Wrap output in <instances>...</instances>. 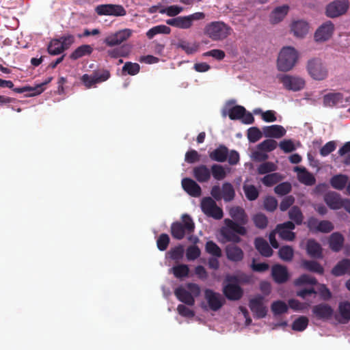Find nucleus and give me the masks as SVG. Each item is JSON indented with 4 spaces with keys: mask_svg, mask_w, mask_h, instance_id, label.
Listing matches in <instances>:
<instances>
[{
    "mask_svg": "<svg viewBox=\"0 0 350 350\" xmlns=\"http://www.w3.org/2000/svg\"><path fill=\"white\" fill-rule=\"evenodd\" d=\"M183 189L192 197H199L202 193L200 186L193 179L185 178L181 181Z\"/></svg>",
    "mask_w": 350,
    "mask_h": 350,
    "instance_id": "nucleus-19",
    "label": "nucleus"
},
{
    "mask_svg": "<svg viewBox=\"0 0 350 350\" xmlns=\"http://www.w3.org/2000/svg\"><path fill=\"white\" fill-rule=\"evenodd\" d=\"M171 32V29L165 25H159L154 26L152 28H150L147 32H146V36L148 39H152L154 36L159 34V33H163V34H170Z\"/></svg>",
    "mask_w": 350,
    "mask_h": 350,
    "instance_id": "nucleus-38",
    "label": "nucleus"
},
{
    "mask_svg": "<svg viewBox=\"0 0 350 350\" xmlns=\"http://www.w3.org/2000/svg\"><path fill=\"white\" fill-rule=\"evenodd\" d=\"M289 10V6L283 5L275 8L270 14L269 21L271 24H277L281 22L286 16Z\"/></svg>",
    "mask_w": 350,
    "mask_h": 350,
    "instance_id": "nucleus-25",
    "label": "nucleus"
},
{
    "mask_svg": "<svg viewBox=\"0 0 350 350\" xmlns=\"http://www.w3.org/2000/svg\"><path fill=\"white\" fill-rule=\"evenodd\" d=\"M200 206L202 212L208 217L215 219H221L224 216L221 208L219 207L211 197L204 198L201 201Z\"/></svg>",
    "mask_w": 350,
    "mask_h": 350,
    "instance_id": "nucleus-5",
    "label": "nucleus"
},
{
    "mask_svg": "<svg viewBox=\"0 0 350 350\" xmlns=\"http://www.w3.org/2000/svg\"><path fill=\"white\" fill-rule=\"evenodd\" d=\"M170 242L168 234L163 233L159 235L157 240V246L160 251H165Z\"/></svg>",
    "mask_w": 350,
    "mask_h": 350,
    "instance_id": "nucleus-59",
    "label": "nucleus"
},
{
    "mask_svg": "<svg viewBox=\"0 0 350 350\" xmlns=\"http://www.w3.org/2000/svg\"><path fill=\"white\" fill-rule=\"evenodd\" d=\"M252 221L257 228L265 229L268 225V219L267 216L261 213L254 215Z\"/></svg>",
    "mask_w": 350,
    "mask_h": 350,
    "instance_id": "nucleus-46",
    "label": "nucleus"
},
{
    "mask_svg": "<svg viewBox=\"0 0 350 350\" xmlns=\"http://www.w3.org/2000/svg\"><path fill=\"white\" fill-rule=\"evenodd\" d=\"M334 229V224L329 220H321L318 226V232L329 233Z\"/></svg>",
    "mask_w": 350,
    "mask_h": 350,
    "instance_id": "nucleus-64",
    "label": "nucleus"
},
{
    "mask_svg": "<svg viewBox=\"0 0 350 350\" xmlns=\"http://www.w3.org/2000/svg\"><path fill=\"white\" fill-rule=\"evenodd\" d=\"M193 176L199 183H207L211 176V170L202 164L193 167Z\"/></svg>",
    "mask_w": 350,
    "mask_h": 350,
    "instance_id": "nucleus-21",
    "label": "nucleus"
},
{
    "mask_svg": "<svg viewBox=\"0 0 350 350\" xmlns=\"http://www.w3.org/2000/svg\"><path fill=\"white\" fill-rule=\"evenodd\" d=\"M293 249L288 245L282 246L278 251L279 257L284 261H291L293 258Z\"/></svg>",
    "mask_w": 350,
    "mask_h": 350,
    "instance_id": "nucleus-49",
    "label": "nucleus"
},
{
    "mask_svg": "<svg viewBox=\"0 0 350 350\" xmlns=\"http://www.w3.org/2000/svg\"><path fill=\"white\" fill-rule=\"evenodd\" d=\"M243 189L247 200L253 201L258 198L259 192L254 185H244Z\"/></svg>",
    "mask_w": 350,
    "mask_h": 350,
    "instance_id": "nucleus-50",
    "label": "nucleus"
},
{
    "mask_svg": "<svg viewBox=\"0 0 350 350\" xmlns=\"http://www.w3.org/2000/svg\"><path fill=\"white\" fill-rule=\"evenodd\" d=\"M323 103L325 107H345L350 103V97L344 98L340 92H332L325 94L323 97Z\"/></svg>",
    "mask_w": 350,
    "mask_h": 350,
    "instance_id": "nucleus-10",
    "label": "nucleus"
},
{
    "mask_svg": "<svg viewBox=\"0 0 350 350\" xmlns=\"http://www.w3.org/2000/svg\"><path fill=\"white\" fill-rule=\"evenodd\" d=\"M232 29L223 21H212L204 28V33L213 41H222L230 36Z\"/></svg>",
    "mask_w": 350,
    "mask_h": 350,
    "instance_id": "nucleus-2",
    "label": "nucleus"
},
{
    "mask_svg": "<svg viewBox=\"0 0 350 350\" xmlns=\"http://www.w3.org/2000/svg\"><path fill=\"white\" fill-rule=\"evenodd\" d=\"M245 113V109L243 106L236 105L228 111V116L230 120H240Z\"/></svg>",
    "mask_w": 350,
    "mask_h": 350,
    "instance_id": "nucleus-47",
    "label": "nucleus"
},
{
    "mask_svg": "<svg viewBox=\"0 0 350 350\" xmlns=\"http://www.w3.org/2000/svg\"><path fill=\"white\" fill-rule=\"evenodd\" d=\"M307 70L310 77L314 80L321 81L327 77V69L320 59L314 58L309 60Z\"/></svg>",
    "mask_w": 350,
    "mask_h": 350,
    "instance_id": "nucleus-6",
    "label": "nucleus"
},
{
    "mask_svg": "<svg viewBox=\"0 0 350 350\" xmlns=\"http://www.w3.org/2000/svg\"><path fill=\"white\" fill-rule=\"evenodd\" d=\"M211 174L217 180H221L224 179L227 175L224 167L219 164H213L211 166Z\"/></svg>",
    "mask_w": 350,
    "mask_h": 350,
    "instance_id": "nucleus-45",
    "label": "nucleus"
},
{
    "mask_svg": "<svg viewBox=\"0 0 350 350\" xmlns=\"http://www.w3.org/2000/svg\"><path fill=\"white\" fill-rule=\"evenodd\" d=\"M132 33L133 31L130 29L120 30L106 37L104 42L108 46L119 45L123 42L127 40L131 36Z\"/></svg>",
    "mask_w": 350,
    "mask_h": 350,
    "instance_id": "nucleus-13",
    "label": "nucleus"
},
{
    "mask_svg": "<svg viewBox=\"0 0 350 350\" xmlns=\"http://www.w3.org/2000/svg\"><path fill=\"white\" fill-rule=\"evenodd\" d=\"M344 237L338 232H333L329 238V246L334 252H339L344 244Z\"/></svg>",
    "mask_w": 350,
    "mask_h": 350,
    "instance_id": "nucleus-32",
    "label": "nucleus"
},
{
    "mask_svg": "<svg viewBox=\"0 0 350 350\" xmlns=\"http://www.w3.org/2000/svg\"><path fill=\"white\" fill-rule=\"evenodd\" d=\"M263 134L266 137L280 138L285 135V129L278 124L265 126L262 128Z\"/></svg>",
    "mask_w": 350,
    "mask_h": 350,
    "instance_id": "nucleus-23",
    "label": "nucleus"
},
{
    "mask_svg": "<svg viewBox=\"0 0 350 350\" xmlns=\"http://www.w3.org/2000/svg\"><path fill=\"white\" fill-rule=\"evenodd\" d=\"M168 25H171L179 29H189L191 27V21L188 16H177L166 21Z\"/></svg>",
    "mask_w": 350,
    "mask_h": 350,
    "instance_id": "nucleus-31",
    "label": "nucleus"
},
{
    "mask_svg": "<svg viewBox=\"0 0 350 350\" xmlns=\"http://www.w3.org/2000/svg\"><path fill=\"white\" fill-rule=\"evenodd\" d=\"M308 322V319L306 317H299L293 321L292 324V329L295 331L302 332L307 327Z\"/></svg>",
    "mask_w": 350,
    "mask_h": 350,
    "instance_id": "nucleus-48",
    "label": "nucleus"
},
{
    "mask_svg": "<svg viewBox=\"0 0 350 350\" xmlns=\"http://www.w3.org/2000/svg\"><path fill=\"white\" fill-rule=\"evenodd\" d=\"M297 59L298 53L293 47H283L278 57L277 68L280 71H289L295 66Z\"/></svg>",
    "mask_w": 350,
    "mask_h": 350,
    "instance_id": "nucleus-4",
    "label": "nucleus"
},
{
    "mask_svg": "<svg viewBox=\"0 0 350 350\" xmlns=\"http://www.w3.org/2000/svg\"><path fill=\"white\" fill-rule=\"evenodd\" d=\"M349 0H334L327 5L325 14L329 18H336L345 14L349 10Z\"/></svg>",
    "mask_w": 350,
    "mask_h": 350,
    "instance_id": "nucleus-7",
    "label": "nucleus"
},
{
    "mask_svg": "<svg viewBox=\"0 0 350 350\" xmlns=\"http://www.w3.org/2000/svg\"><path fill=\"white\" fill-rule=\"evenodd\" d=\"M278 143L276 141L269 139L264 140L258 145V148L261 151L271 152L276 148Z\"/></svg>",
    "mask_w": 350,
    "mask_h": 350,
    "instance_id": "nucleus-56",
    "label": "nucleus"
},
{
    "mask_svg": "<svg viewBox=\"0 0 350 350\" xmlns=\"http://www.w3.org/2000/svg\"><path fill=\"white\" fill-rule=\"evenodd\" d=\"M95 11L99 16H124L126 14L124 8L118 4L99 5L96 7Z\"/></svg>",
    "mask_w": 350,
    "mask_h": 350,
    "instance_id": "nucleus-9",
    "label": "nucleus"
},
{
    "mask_svg": "<svg viewBox=\"0 0 350 350\" xmlns=\"http://www.w3.org/2000/svg\"><path fill=\"white\" fill-rule=\"evenodd\" d=\"M254 245L258 252L265 257H270L273 255V250L267 241L261 237H257L254 240Z\"/></svg>",
    "mask_w": 350,
    "mask_h": 350,
    "instance_id": "nucleus-30",
    "label": "nucleus"
},
{
    "mask_svg": "<svg viewBox=\"0 0 350 350\" xmlns=\"http://www.w3.org/2000/svg\"><path fill=\"white\" fill-rule=\"evenodd\" d=\"M222 198L225 202L232 201L235 196V191L233 186L230 183H224L221 187Z\"/></svg>",
    "mask_w": 350,
    "mask_h": 350,
    "instance_id": "nucleus-39",
    "label": "nucleus"
},
{
    "mask_svg": "<svg viewBox=\"0 0 350 350\" xmlns=\"http://www.w3.org/2000/svg\"><path fill=\"white\" fill-rule=\"evenodd\" d=\"M291 28L295 36L302 38L306 35L308 31V24L304 21L299 20L294 21Z\"/></svg>",
    "mask_w": 350,
    "mask_h": 350,
    "instance_id": "nucleus-33",
    "label": "nucleus"
},
{
    "mask_svg": "<svg viewBox=\"0 0 350 350\" xmlns=\"http://www.w3.org/2000/svg\"><path fill=\"white\" fill-rule=\"evenodd\" d=\"M204 297L210 309L213 311L219 310L225 302L224 299L219 293H216L211 289L204 291Z\"/></svg>",
    "mask_w": 350,
    "mask_h": 350,
    "instance_id": "nucleus-14",
    "label": "nucleus"
},
{
    "mask_svg": "<svg viewBox=\"0 0 350 350\" xmlns=\"http://www.w3.org/2000/svg\"><path fill=\"white\" fill-rule=\"evenodd\" d=\"M169 257L174 260H179L183 258L184 255V247L181 245H178L170 249L167 252Z\"/></svg>",
    "mask_w": 350,
    "mask_h": 350,
    "instance_id": "nucleus-53",
    "label": "nucleus"
},
{
    "mask_svg": "<svg viewBox=\"0 0 350 350\" xmlns=\"http://www.w3.org/2000/svg\"><path fill=\"white\" fill-rule=\"evenodd\" d=\"M312 312L317 319L327 321L332 317L334 310L327 304L321 303L314 306L312 308Z\"/></svg>",
    "mask_w": 350,
    "mask_h": 350,
    "instance_id": "nucleus-17",
    "label": "nucleus"
},
{
    "mask_svg": "<svg viewBox=\"0 0 350 350\" xmlns=\"http://www.w3.org/2000/svg\"><path fill=\"white\" fill-rule=\"evenodd\" d=\"M201 251L196 245H190L186 250V257L188 260H194L200 257Z\"/></svg>",
    "mask_w": 350,
    "mask_h": 350,
    "instance_id": "nucleus-60",
    "label": "nucleus"
},
{
    "mask_svg": "<svg viewBox=\"0 0 350 350\" xmlns=\"http://www.w3.org/2000/svg\"><path fill=\"white\" fill-rule=\"evenodd\" d=\"M139 70L140 66L137 63L127 62L124 64L122 70L123 73H127L130 75H135L139 72Z\"/></svg>",
    "mask_w": 350,
    "mask_h": 350,
    "instance_id": "nucleus-54",
    "label": "nucleus"
},
{
    "mask_svg": "<svg viewBox=\"0 0 350 350\" xmlns=\"http://www.w3.org/2000/svg\"><path fill=\"white\" fill-rule=\"evenodd\" d=\"M302 267L311 272H314L320 275L324 273V269L321 264L314 260H304L302 262Z\"/></svg>",
    "mask_w": 350,
    "mask_h": 350,
    "instance_id": "nucleus-37",
    "label": "nucleus"
},
{
    "mask_svg": "<svg viewBox=\"0 0 350 350\" xmlns=\"http://www.w3.org/2000/svg\"><path fill=\"white\" fill-rule=\"evenodd\" d=\"M228 155V148L224 145H219L214 150L208 152V156L211 160L220 163L226 161Z\"/></svg>",
    "mask_w": 350,
    "mask_h": 350,
    "instance_id": "nucleus-29",
    "label": "nucleus"
},
{
    "mask_svg": "<svg viewBox=\"0 0 350 350\" xmlns=\"http://www.w3.org/2000/svg\"><path fill=\"white\" fill-rule=\"evenodd\" d=\"M52 78L50 77L44 83L38 85L36 87L32 88L30 86H23L19 88L14 89V92L18 94H23L28 92L27 96H33L41 94L44 91L43 86L51 81Z\"/></svg>",
    "mask_w": 350,
    "mask_h": 350,
    "instance_id": "nucleus-26",
    "label": "nucleus"
},
{
    "mask_svg": "<svg viewBox=\"0 0 350 350\" xmlns=\"http://www.w3.org/2000/svg\"><path fill=\"white\" fill-rule=\"evenodd\" d=\"M237 243L226 246L225 252L227 258L232 262H240L243 259L244 253L241 247L235 245Z\"/></svg>",
    "mask_w": 350,
    "mask_h": 350,
    "instance_id": "nucleus-18",
    "label": "nucleus"
},
{
    "mask_svg": "<svg viewBox=\"0 0 350 350\" xmlns=\"http://www.w3.org/2000/svg\"><path fill=\"white\" fill-rule=\"evenodd\" d=\"M205 250L208 254L220 258L222 256L221 248L213 241H208L205 245Z\"/></svg>",
    "mask_w": 350,
    "mask_h": 350,
    "instance_id": "nucleus-44",
    "label": "nucleus"
},
{
    "mask_svg": "<svg viewBox=\"0 0 350 350\" xmlns=\"http://www.w3.org/2000/svg\"><path fill=\"white\" fill-rule=\"evenodd\" d=\"M283 176L279 173L275 172L265 175L262 178V183L267 187H271L273 185L279 183Z\"/></svg>",
    "mask_w": 350,
    "mask_h": 350,
    "instance_id": "nucleus-43",
    "label": "nucleus"
},
{
    "mask_svg": "<svg viewBox=\"0 0 350 350\" xmlns=\"http://www.w3.org/2000/svg\"><path fill=\"white\" fill-rule=\"evenodd\" d=\"M347 181L348 177L346 175L338 174L330 179V185L336 189L342 190L345 187Z\"/></svg>",
    "mask_w": 350,
    "mask_h": 350,
    "instance_id": "nucleus-36",
    "label": "nucleus"
},
{
    "mask_svg": "<svg viewBox=\"0 0 350 350\" xmlns=\"http://www.w3.org/2000/svg\"><path fill=\"white\" fill-rule=\"evenodd\" d=\"M279 81L288 90L299 91L304 88L305 81L303 79L289 75H278Z\"/></svg>",
    "mask_w": 350,
    "mask_h": 350,
    "instance_id": "nucleus-11",
    "label": "nucleus"
},
{
    "mask_svg": "<svg viewBox=\"0 0 350 350\" xmlns=\"http://www.w3.org/2000/svg\"><path fill=\"white\" fill-rule=\"evenodd\" d=\"M324 200L331 209L336 210L342 207V202L343 200L336 192L332 191L325 194Z\"/></svg>",
    "mask_w": 350,
    "mask_h": 350,
    "instance_id": "nucleus-28",
    "label": "nucleus"
},
{
    "mask_svg": "<svg viewBox=\"0 0 350 350\" xmlns=\"http://www.w3.org/2000/svg\"><path fill=\"white\" fill-rule=\"evenodd\" d=\"M295 171L297 172L298 179L301 183L308 186H312L315 184L316 179L314 176L305 167H295Z\"/></svg>",
    "mask_w": 350,
    "mask_h": 350,
    "instance_id": "nucleus-24",
    "label": "nucleus"
},
{
    "mask_svg": "<svg viewBox=\"0 0 350 350\" xmlns=\"http://www.w3.org/2000/svg\"><path fill=\"white\" fill-rule=\"evenodd\" d=\"M111 74L108 70L103 69L94 71L92 75L84 74L81 77V81L87 88H91L96 83L106 81L110 78Z\"/></svg>",
    "mask_w": 350,
    "mask_h": 350,
    "instance_id": "nucleus-8",
    "label": "nucleus"
},
{
    "mask_svg": "<svg viewBox=\"0 0 350 350\" xmlns=\"http://www.w3.org/2000/svg\"><path fill=\"white\" fill-rule=\"evenodd\" d=\"M228 282H235V283H245L248 284L252 281V277L245 273H241L237 275L230 276L226 278Z\"/></svg>",
    "mask_w": 350,
    "mask_h": 350,
    "instance_id": "nucleus-57",
    "label": "nucleus"
},
{
    "mask_svg": "<svg viewBox=\"0 0 350 350\" xmlns=\"http://www.w3.org/2000/svg\"><path fill=\"white\" fill-rule=\"evenodd\" d=\"M181 219V221H175L170 227L172 237L177 240H182L186 234H192L195 230V224L189 215H183Z\"/></svg>",
    "mask_w": 350,
    "mask_h": 350,
    "instance_id": "nucleus-3",
    "label": "nucleus"
},
{
    "mask_svg": "<svg viewBox=\"0 0 350 350\" xmlns=\"http://www.w3.org/2000/svg\"><path fill=\"white\" fill-rule=\"evenodd\" d=\"M93 51L92 47L89 44H83L77 47L70 55L73 60L78 59L85 55H90Z\"/></svg>",
    "mask_w": 350,
    "mask_h": 350,
    "instance_id": "nucleus-35",
    "label": "nucleus"
},
{
    "mask_svg": "<svg viewBox=\"0 0 350 350\" xmlns=\"http://www.w3.org/2000/svg\"><path fill=\"white\" fill-rule=\"evenodd\" d=\"M306 250L308 254L313 258H322L321 245L314 239H309L307 242Z\"/></svg>",
    "mask_w": 350,
    "mask_h": 350,
    "instance_id": "nucleus-34",
    "label": "nucleus"
},
{
    "mask_svg": "<svg viewBox=\"0 0 350 350\" xmlns=\"http://www.w3.org/2000/svg\"><path fill=\"white\" fill-rule=\"evenodd\" d=\"M229 215L232 218L225 219L224 224L220 229V234L224 239V242L240 243L241 236L247 234V229L243 226L248 221V217L244 209L240 206L232 207L229 211Z\"/></svg>",
    "mask_w": 350,
    "mask_h": 350,
    "instance_id": "nucleus-1",
    "label": "nucleus"
},
{
    "mask_svg": "<svg viewBox=\"0 0 350 350\" xmlns=\"http://www.w3.org/2000/svg\"><path fill=\"white\" fill-rule=\"evenodd\" d=\"M271 309L273 314L277 316L286 313L288 311V306L284 301L278 300L272 303Z\"/></svg>",
    "mask_w": 350,
    "mask_h": 350,
    "instance_id": "nucleus-42",
    "label": "nucleus"
},
{
    "mask_svg": "<svg viewBox=\"0 0 350 350\" xmlns=\"http://www.w3.org/2000/svg\"><path fill=\"white\" fill-rule=\"evenodd\" d=\"M172 269L174 276L177 278L187 277L189 272L188 265L184 264L174 266Z\"/></svg>",
    "mask_w": 350,
    "mask_h": 350,
    "instance_id": "nucleus-55",
    "label": "nucleus"
},
{
    "mask_svg": "<svg viewBox=\"0 0 350 350\" xmlns=\"http://www.w3.org/2000/svg\"><path fill=\"white\" fill-rule=\"evenodd\" d=\"M48 52L52 55H57L64 51L61 40L53 39L47 48Z\"/></svg>",
    "mask_w": 350,
    "mask_h": 350,
    "instance_id": "nucleus-41",
    "label": "nucleus"
},
{
    "mask_svg": "<svg viewBox=\"0 0 350 350\" xmlns=\"http://www.w3.org/2000/svg\"><path fill=\"white\" fill-rule=\"evenodd\" d=\"M277 166L272 162H265L261 163L258 167L259 174H265L275 171Z\"/></svg>",
    "mask_w": 350,
    "mask_h": 350,
    "instance_id": "nucleus-61",
    "label": "nucleus"
},
{
    "mask_svg": "<svg viewBox=\"0 0 350 350\" xmlns=\"http://www.w3.org/2000/svg\"><path fill=\"white\" fill-rule=\"evenodd\" d=\"M331 273L336 277H340L345 274L350 275V259L343 258L338 261L332 268Z\"/></svg>",
    "mask_w": 350,
    "mask_h": 350,
    "instance_id": "nucleus-22",
    "label": "nucleus"
},
{
    "mask_svg": "<svg viewBox=\"0 0 350 350\" xmlns=\"http://www.w3.org/2000/svg\"><path fill=\"white\" fill-rule=\"evenodd\" d=\"M288 217L297 225H301L304 219L303 213L297 206H293L290 208L288 211Z\"/></svg>",
    "mask_w": 350,
    "mask_h": 350,
    "instance_id": "nucleus-40",
    "label": "nucleus"
},
{
    "mask_svg": "<svg viewBox=\"0 0 350 350\" xmlns=\"http://www.w3.org/2000/svg\"><path fill=\"white\" fill-rule=\"evenodd\" d=\"M334 30V25L331 21H327L323 23L314 33V40L316 42H325L328 40L332 36Z\"/></svg>",
    "mask_w": 350,
    "mask_h": 350,
    "instance_id": "nucleus-16",
    "label": "nucleus"
},
{
    "mask_svg": "<svg viewBox=\"0 0 350 350\" xmlns=\"http://www.w3.org/2000/svg\"><path fill=\"white\" fill-rule=\"evenodd\" d=\"M291 189L292 186L290 183L283 182L275 187L274 191L279 196H284L290 193Z\"/></svg>",
    "mask_w": 350,
    "mask_h": 350,
    "instance_id": "nucleus-58",
    "label": "nucleus"
},
{
    "mask_svg": "<svg viewBox=\"0 0 350 350\" xmlns=\"http://www.w3.org/2000/svg\"><path fill=\"white\" fill-rule=\"evenodd\" d=\"M338 309L341 317L344 319L342 323L348 322L350 320V302L340 303Z\"/></svg>",
    "mask_w": 350,
    "mask_h": 350,
    "instance_id": "nucleus-52",
    "label": "nucleus"
},
{
    "mask_svg": "<svg viewBox=\"0 0 350 350\" xmlns=\"http://www.w3.org/2000/svg\"><path fill=\"white\" fill-rule=\"evenodd\" d=\"M174 295L180 301L187 306H192L195 304L193 296L182 286H179L175 289Z\"/></svg>",
    "mask_w": 350,
    "mask_h": 350,
    "instance_id": "nucleus-27",
    "label": "nucleus"
},
{
    "mask_svg": "<svg viewBox=\"0 0 350 350\" xmlns=\"http://www.w3.org/2000/svg\"><path fill=\"white\" fill-rule=\"evenodd\" d=\"M223 293L228 300L238 301L243 297V290L238 284L228 282L223 287Z\"/></svg>",
    "mask_w": 350,
    "mask_h": 350,
    "instance_id": "nucleus-15",
    "label": "nucleus"
},
{
    "mask_svg": "<svg viewBox=\"0 0 350 350\" xmlns=\"http://www.w3.org/2000/svg\"><path fill=\"white\" fill-rule=\"evenodd\" d=\"M264 297L257 295L251 299L249 301V307L252 312L254 317L256 319H262L267 314V308L263 304Z\"/></svg>",
    "mask_w": 350,
    "mask_h": 350,
    "instance_id": "nucleus-12",
    "label": "nucleus"
},
{
    "mask_svg": "<svg viewBox=\"0 0 350 350\" xmlns=\"http://www.w3.org/2000/svg\"><path fill=\"white\" fill-rule=\"evenodd\" d=\"M296 286H301L304 284H317V280L314 277H312L308 274H302L295 281Z\"/></svg>",
    "mask_w": 350,
    "mask_h": 350,
    "instance_id": "nucleus-51",
    "label": "nucleus"
},
{
    "mask_svg": "<svg viewBox=\"0 0 350 350\" xmlns=\"http://www.w3.org/2000/svg\"><path fill=\"white\" fill-rule=\"evenodd\" d=\"M183 10L182 7L178 5H170L165 8L161 9L159 12L161 14H166L169 16H176Z\"/></svg>",
    "mask_w": 350,
    "mask_h": 350,
    "instance_id": "nucleus-63",
    "label": "nucleus"
},
{
    "mask_svg": "<svg viewBox=\"0 0 350 350\" xmlns=\"http://www.w3.org/2000/svg\"><path fill=\"white\" fill-rule=\"evenodd\" d=\"M271 275L274 281L278 284L285 283L289 278L287 268L278 264L272 267Z\"/></svg>",
    "mask_w": 350,
    "mask_h": 350,
    "instance_id": "nucleus-20",
    "label": "nucleus"
},
{
    "mask_svg": "<svg viewBox=\"0 0 350 350\" xmlns=\"http://www.w3.org/2000/svg\"><path fill=\"white\" fill-rule=\"evenodd\" d=\"M262 137V133L257 127H251L247 130V138L250 142L255 143Z\"/></svg>",
    "mask_w": 350,
    "mask_h": 350,
    "instance_id": "nucleus-62",
    "label": "nucleus"
}]
</instances>
